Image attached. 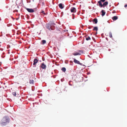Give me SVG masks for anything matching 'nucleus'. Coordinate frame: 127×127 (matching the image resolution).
<instances>
[{"label": "nucleus", "mask_w": 127, "mask_h": 127, "mask_svg": "<svg viewBox=\"0 0 127 127\" xmlns=\"http://www.w3.org/2000/svg\"><path fill=\"white\" fill-rule=\"evenodd\" d=\"M91 38L89 36H87V37L86 38V39L87 40H90Z\"/></svg>", "instance_id": "dca6fc26"}, {"label": "nucleus", "mask_w": 127, "mask_h": 127, "mask_svg": "<svg viewBox=\"0 0 127 127\" xmlns=\"http://www.w3.org/2000/svg\"><path fill=\"white\" fill-rule=\"evenodd\" d=\"M74 62L75 63H76L81 65H82V64L79 61L75 59H74Z\"/></svg>", "instance_id": "423d86ee"}, {"label": "nucleus", "mask_w": 127, "mask_h": 127, "mask_svg": "<svg viewBox=\"0 0 127 127\" xmlns=\"http://www.w3.org/2000/svg\"><path fill=\"white\" fill-rule=\"evenodd\" d=\"M16 20H18V19H17Z\"/></svg>", "instance_id": "c85d7f7f"}, {"label": "nucleus", "mask_w": 127, "mask_h": 127, "mask_svg": "<svg viewBox=\"0 0 127 127\" xmlns=\"http://www.w3.org/2000/svg\"><path fill=\"white\" fill-rule=\"evenodd\" d=\"M72 15L73 17V19H74V14H72Z\"/></svg>", "instance_id": "412c9836"}, {"label": "nucleus", "mask_w": 127, "mask_h": 127, "mask_svg": "<svg viewBox=\"0 0 127 127\" xmlns=\"http://www.w3.org/2000/svg\"><path fill=\"white\" fill-rule=\"evenodd\" d=\"M9 122V118L6 117H4L1 121L0 124L2 126L6 125Z\"/></svg>", "instance_id": "f257e3e1"}, {"label": "nucleus", "mask_w": 127, "mask_h": 127, "mask_svg": "<svg viewBox=\"0 0 127 127\" xmlns=\"http://www.w3.org/2000/svg\"><path fill=\"white\" fill-rule=\"evenodd\" d=\"M40 67L43 69H46V66L44 63H43L41 64L40 65Z\"/></svg>", "instance_id": "7ed1b4c3"}, {"label": "nucleus", "mask_w": 127, "mask_h": 127, "mask_svg": "<svg viewBox=\"0 0 127 127\" xmlns=\"http://www.w3.org/2000/svg\"><path fill=\"white\" fill-rule=\"evenodd\" d=\"M46 27L47 29H48L49 30H50V29L52 30L51 28V26L50 24H46Z\"/></svg>", "instance_id": "20e7f679"}, {"label": "nucleus", "mask_w": 127, "mask_h": 127, "mask_svg": "<svg viewBox=\"0 0 127 127\" xmlns=\"http://www.w3.org/2000/svg\"><path fill=\"white\" fill-rule=\"evenodd\" d=\"M124 7H127V4H126L125 5Z\"/></svg>", "instance_id": "5701e85b"}, {"label": "nucleus", "mask_w": 127, "mask_h": 127, "mask_svg": "<svg viewBox=\"0 0 127 127\" xmlns=\"http://www.w3.org/2000/svg\"><path fill=\"white\" fill-rule=\"evenodd\" d=\"M79 51L81 52H82L83 51L82 50H80Z\"/></svg>", "instance_id": "393cba45"}, {"label": "nucleus", "mask_w": 127, "mask_h": 127, "mask_svg": "<svg viewBox=\"0 0 127 127\" xmlns=\"http://www.w3.org/2000/svg\"><path fill=\"white\" fill-rule=\"evenodd\" d=\"M98 3H99L98 5L101 7H104L107 5L108 4V2L107 1H106L102 4L101 1H99L98 2Z\"/></svg>", "instance_id": "f03ea898"}, {"label": "nucleus", "mask_w": 127, "mask_h": 127, "mask_svg": "<svg viewBox=\"0 0 127 127\" xmlns=\"http://www.w3.org/2000/svg\"><path fill=\"white\" fill-rule=\"evenodd\" d=\"M93 39H94V38H93Z\"/></svg>", "instance_id": "cd10ccee"}, {"label": "nucleus", "mask_w": 127, "mask_h": 127, "mask_svg": "<svg viewBox=\"0 0 127 127\" xmlns=\"http://www.w3.org/2000/svg\"><path fill=\"white\" fill-rule=\"evenodd\" d=\"M105 1V0H100V1H101V2H104Z\"/></svg>", "instance_id": "aec40b11"}, {"label": "nucleus", "mask_w": 127, "mask_h": 127, "mask_svg": "<svg viewBox=\"0 0 127 127\" xmlns=\"http://www.w3.org/2000/svg\"><path fill=\"white\" fill-rule=\"evenodd\" d=\"M118 18L117 16H115L113 17L112 19L113 20H117Z\"/></svg>", "instance_id": "9b49d317"}, {"label": "nucleus", "mask_w": 127, "mask_h": 127, "mask_svg": "<svg viewBox=\"0 0 127 127\" xmlns=\"http://www.w3.org/2000/svg\"><path fill=\"white\" fill-rule=\"evenodd\" d=\"M71 12L75 13L76 12V8L74 7H72L70 9Z\"/></svg>", "instance_id": "0eeeda50"}, {"label": "nucleus", "mask_w": 127, "mask_h": 127, "mask_svg": "<svg viewBox=\"0 0 127 127\" xmlns=\"http://www.w3.org/2000/svg\"><path fill=\"white\" fill-rule=\"evenodd\" d=\"M72 54L74 56H76L77 55H81V54L79 53H77L76 52H75L74 53H73Z\"/></svg>", "instance_id": "9d476101"}, {"label": "nucleus", "mask_w": 127, "mask_h": 127, "mask_svg": "<svg viewBox=\"0 0 127 127\" xmlns=\"http://www.w3.org/2000/svg\"><path fill=\"white\" fill-rule=\"evenodd\" d=\"M41 13H43L44 15L46 14V13H45L44 11L43 10L42 11Z\"/></svg>", "instance_id": "a211bd4d"}, {"label": "nucleus", "mask_w": 127, "mask_h": 127, "mask_svg": "<svg viewBox=\"0 0 127 127\" xmlns=\"http://www.w3.org/2000/svg\"><path fill=\"white\" fill-rule=\"evenodd\" d=\"M70 62H71V63L72 62H71V61H70Z\"/></svg>", "instance_id": "bb28decb"}, {"label": "nucleus", "mask_w": 127, "mask_h": 127, "mask_svg": "<svg viewBox=\"0 0 127 127\" xmlns=\"http://www.w3.org/2000/svg\"><path fill=\"white\" fill-rule=\"evenodd\" d=\"M101 13H102L101 15L102 16H104L105 13V12L104 10H102L101 11Z\"/></svg>", "instance_id": "f8f14e48"}, {"label": "nucleus", "mask_w": 127, "mask_h": 127, "mask_svg": "<svg viewBox=\"0 0 127 127\" xmlns=\"http://www.w3.org/2000/svg\"><path fill=\"white\" fill-rule=\"evenodd\" d=\"M26 9L28 12L30 13H33L34 12V10L32 9L27 8Z\"/></svg>", "instance_id": "39448f33"}, {"label": "nucleus", "mask_w": 127, "mask_h": 127, "mask_svg": "<svg viewBox=\"0 0 127 127\" xmlns=\"http://www.w3.org/2000/svg\"><path fill=\"white\" fill-rule=\"evenodd\" d=\"M46 43V41L45 40H43L41 41V44L43 45Z\"/></svg>", "instance_id": "ddd939ff"}, {"label": "nucleus", "mask_w": 127, "mask_h": 127, "mask_svg": "<svg viewBox=\"0 0 127 127\" xmlns=\"http://www.w3.org/2000/svg\"><path fill=\"white\" fill-rule=\"evenodd\" d=\"M93 22L95 24V18L93 20Z\"/></svg>", "instance_id": "6ab92c4d"}, {"label": "nucleus", "mask_w": 127, "mask_h": 127, "mask_svg": "<svg viewBox=\"0 0 127 127\" xmlns=\"http://www.w3.org/2000/svg\"><path fill=\"white\" fill-rule=\"evenodd\" d=\"M70 62H71V63L72 62H71V61H70Z\"/></svg>", "instance_id": "a878e982"}, {"label": "nucleus", "mask_w": 127, "mask_h": 127, "mask_svg": "<svg viewBox=\"0 0 127 127\" xmlns=\"http://www.w3.org/2000/svg\"><path fill=\"white\" fill-rule=\"evenodd\" d=\"M12 95L15 96H16V93L15 92L12 93Z\"/></svg>", "instance_id": "f3484780"}, {"label": "nucleus", "mask_w": 127, "mask_h": 127, "mask_svg": "<svg viewBox=\"0 0 127 127\" xmlns=\"http://www.w3.org/2000/svg\"><path fill=\"white\" fill-rule=\"evenodd\" d=\"M27 0V1H28V0Z\"/></svg>", "instance_id": "c756f323"}, {"label": "nucleus", "mask_w": 127, "mask_h": 127, "mask_svg": "<svg viewBox=\"0 0 127 127\" xmlns=\"http://www.w3.org/2000/svg\"><path fill=\"white\" fill-rule=\"evenodd\" d=\"M38 60H37L36 59H35L33 61V65H35L38 62Z\"/></svg>", "instance_id": "6e6552de"}, {"label": "nucleus", "mask_w": 127, "mask_h": 127, "mask_svg": "<svg viewBox=\"0 0 127 127\" xmlns=\"http://www.w3.org/2000/svg\"><path fill=\"white\" fill-rule=\"evenodd\" d=\"M93 30H95V27H94Z\"/></svg>", "instance_id": "b1692460"}, {"label": "nucleus", "mask_w": 127, "mask_h": 127, "mask_svg": "<svg viewBox=\"0 0 127 127\" xmlns=\"http://www.w3.org/2000/svg\"><path fill=\"white\" fill-rule=\"evenodd\" d=\"M62 70L64 72H65L66 71V68L64 67H63L62 69Z\"/></svg>", "instance_id": "4468645a"}, {"label": "nucleus", "mask_w": 127, "mask_h": 127, "mask_svg": "<svg viewBox=\"0 0 127 127\" xmlns=\"http://www.w3.org/2000/svg\"><path fill=\"white\" fill-rule=\"evenodd\" d=\"M34 81L33 80H30V84H33V83Z\"/></svg>", "instance_id": "2eb2a0df"}, {"label": "nucleus", "mask_w": 127, "mask_h": 127, "mask_svg": "<svg viewBox=\"0 0 127 127\" xmlns=\"http://www.w3.org/2000/svg\"><path fill=\"white\" fill-rule=\"evenodd\" d=\"M97 22V19L96 18V24Z\"/></svg>", "instance_id": "4be33fe9"}, {"label": "nucleus", "mask_w": 127, "mask_h": 127, "mask_svg": "<svg viewBox=\"0 0 127 127\" xmlns=\"http://www.w3.org/2000/svg\"><path fill=\"white\" fill-rule=\"evenodd\" d=\"M59 6L60 8L61 9L64 8V6L63 5V4L62 3H60L59 4Z\"/></svg>", "instance_id": "1a4fd4ad"}]
</instances>
